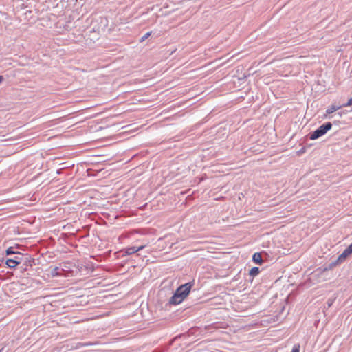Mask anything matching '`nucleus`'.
<instances>
[{
	"instance_id": "1",
	"label": "nucleus",
	"mask_w": 352,
	"mask_h": 352,
	"mask_svg": "<svg viewBox=\"0 0 352 352\" xmlns=\"http://www.w3.org/2000/svg\"><path fill=\"white\" fill-rule=\"evenodd\" d=\"M193 284L190 282L179 286L170 299V303L178 305L181 303L189 294Z\"/></svg>"
},
{
	"instance_id": "2",
	"label": "nucleus",
	"mask_w": 352,
	"mask_h": 352,
	"mask_svg": "<svg viewBox=\"0 0 352 352\" xmlns=\"http://www.w3.org/2000/svg\"><path fill=\"white\" fill-rule=\"evenodd\" d=\"M333 126V123L331 122H326L318 126L316 130L311 131L308 133L307 137L311 140H317L329 131Z\"/></svg>"
},
{
	"instance_id": "3",
	"label": "nucleus",
	"mask_w": 352,
	"mask_h": 352,
	"mask_svg": "<svg viewBox=\"0 0 352 352\" xmlns=\"http://www.w3.org/2000/svg\"><path fill=\"white\" fill-rule=\"evenodd\" d=\"M243 94H245V96H243V102L247 100V102L248 104L252 103L254 100V91H252V87L249 84L243 85Z\"/></svg>"
},
{
	"instance_id": "4",
	"label": "nucleus",
	"mask_w": 352,
	"mask_h": 352,
	"mask_svg": "<svg viewBox=\"0 0 352 352\" xmlns=\"http://www.w3.org/2000/svg\"><path fill=\"white\" fill-rule=\"evenodd\" d=\"M263 255H267V252L263 250L254 252L252 256V261L256 265H261L263 263Z\"/></svg>"
},
{
	"instance_id": "5",
	"label": "nucleus",
	"mask_w": 352,
	"mask_h": 352,
	"mask_svg": "<svg viewBox=\"0 0 352 352\" xmlns=\"http://www.w3.org/2000/svg\"><path fill=\"white\" fill-rule=\"evenodd\" d=\"M249 298V294H243V318L251 315H254L255 314L257 313V310L248 311V307H250V305H247L248 302L246 300H248Z\"/></svg>"
},
{
	"instance_id": "6",
	"label": "nucleus",
	"mask_w": 352,
	"mask_h": 352,
	"mask_svg": "<svg viewBox=\"0 0 352 352\" xmlns=\"http://www.w3.org/2000/svg\"><path fill=\"white\" fill-rule=\"evenodd\" d=\"M352 254V243H350L343 252L338 256L342 263H344Z\"/></svg>"
},
{
	"instance_id": "7",
	"label": "nucleus",
	"mask_w": 352,
	"mask_h": 352,
	"mask_svg": "<svg viewBox=\"0 0 352 352\" xmlns=\"http://www.w3.org/2000/svg\"><path fill=\"white\" fill-rule=\"evenodd\" d=\"M261 272V270L258 267H252L248 272V274L247 276H249L248 281L252 282L253 278L258 276L259 273Z\"/></svg>"
},
{
	"instance_id": "8",
	"label": "nucleus",
	"mask_w": 352,
	"mask_h": 352,
	"mask_svg": "<svg viewBox=\"0 0 352 352\" xmlns=\"http://www.w3.org/2000/svg\"><path fill=\"white\" fill-rule=\"evenodd\" d=\"M144 248V245H141V246H138V247H137V246L130 247L125 250V253L129 255L132 254L135 252H138L142 250Z\"/></svg>"
},
{
	"instance_id": "9",
	"label": "nucleus",
	"mask_w": 352,
	"mask_h": 352,
	"mask_svg": "<svg viewBox=\"0 0 352 352\" xmlns=\"http://www.w3.org/2000/svg\"><path fill=\"white\" fill-rule=\"evenodd\" d=\"M20 263H21V261H20V259H18L17 257H15L14 258H8L6 260V264L10 268H13V267H16Z\"/></svg>"
},
{
	"instance_id": "10",
	"label": "nucleus",
	"mask_w": 352,
	"mask_h": 352,
	"mask_svg": "<svg viewBox=\"0 0 352 352\" xmlns=\"http://www.w3.org/2000/svg\"><path fill=\"white\" fill-rule=\"evenodd\" d=\"M342 107V105H336V104H331V106L328 107L326 109V114L324 116L326 117L327 115H329L333 113V112H336V111L340 109Z\"/></svg>"
},
{
	"instance_id": "11",
	"label": "nucleus",
	"mask_w": 352,
	"mask_h": 352,
	"mask_svg": "<svg viewBox=\"0 0 352 352\" xmlns=\"http://www.w3.org/2000/svg\"><path fill=\"white\" fill-rule=\"evenodd\" d=\"M59 267H55L51 270V274L53 276H56L61 275L60 272H59Z\"/></svg>"
},
{
	"instance_id": "12",
	"label": "nucleus",
	"mask_w": 352,
	"mask_h": 352,
	"mask_svg": "<svg viewBox=\"0 0 352 352\" xmlns=\"http://www.w3.org/2000/svg\"><path fill=\"white\" fill-rule=\"evenodd\" d=\"M300 346L299 344H295L292 349L291 352H300Z\"/></svg>"
},
{
	"instance_id": "13",
	"label": "nucleus",
	"mask_w": 352,
	"mask_h": 352,
	"mask_svg": "<svg viewBox=\"0 0 352 352\" xmlns=\"http://www.w3.org/2000/svg\"><path fill=\"white\" fill-rule=\"evenodd\" d=\"M342 107H351L352 106V97L349 98L347 100L346 102L344 103L343 104H342Z\"/></svg>"
},
{
	"instance_id": "14",
	"label": "nucleus",
	"mask_w": 352,
	"mask_h": 352,
	"mask_svg": "<svg viewBox=\"0 0 352 352\" xmlns=\"http://www.w3.org/2000/svg\"><path fill=\"white\" fill-rule=\"evenodd\" d=\"M342 263L341 262V261L339 260L338 257H337V258L335 261L331 262V265H333L334 267Z\"/></svg>"
},
{
	"instance_id": "15",
	"label": "nucleus",
	"mask_w": 352,
	"mask_h": 352,
	"mask_svg": "<svg viewBox=\"0 0 352 352\" xmlns=\"http://www.w3.org/2000/svg\"><path fill=\"white\" fill-rule=\"evenodd\" d=\"M333 265H331V262L324 267L323 271L331 270L333 268Z\"/></svg>"
},
{
	"instance_id": "16",
	"label": "nucleus",
	"mask_w": 352,
	"mask_h": 352,
	"mask_svg": "<svg viewBox=\"0 0 352 352\" xmlns=\"http://www.w3.org/2000/svg\"><path fill=\"white\" fill-rule=\"evenodd\" d=\"M151 32L146 33L144 36H142L140 40V42L144 41L146 38H148V36L151 35Z\"/></svg>"
},
{
	"instance_id": "17",
	"label": "nucleus",
	"mask_w": 352,
	"mask_h": 352,
	"mask_svg": "<svg viewBox=\"0 0 352 352\" xmlns=\"http://www.w3.org/2000/svg\"><path fill=\"white\" fill-rule=\"evenodd\" d=\"M305 151H306V148L303 146L300 150H298L297 151V155H300L303 154L304 153H305Z\"/></svg>"
},
{
	"instance_id": "18",
	"label": "nucleus",
	"mask_w": 352,
	"mask_h": 352,
	"mask_svg": "<svg viewBox=\"0 0 352 352\" xmlns=\"http://www.w3.org/2000/svg\"><path fill=\"white\" fill-rule=\"evenodd\" d=\"M346 111H341L338 112L336 115H338L339 118H342L344 115L346 114Z\"/></svg>"
},
{
	"instance_id": "19",
	"label": "nucleus",
	"mask_w": 352,
	"mask_h": 352,
	"mask_svg": "<svg viewBox=\"0 0 352 352\" xmlns=\"http://www.w3.org/2000/svg\"><path fill=\"white\" fill-rule=\"evenodd\" d=\"M6 253L8 255H9L11 254H14V251H12V248H10L6 250Z\"/></svg>"
},
{
	"instance_id": "20",
	"label": "nucleus",
	"mask_w": 352,
	"mask_h": 352,
	"mask_svg": "<svg viewBox=\"0 0 352 352\" xmlns=\"http://www.w3.org/2000/svg\"><path fill=\"white\" fill-rule=\"evenodd\" d=\"M246 78H247V76L245 74H243V84L246 82Z\"/></svg>"
},
{
	"instance_id": "21",
	"label": "nucleus",
	"mask_w": 352,
	"mask_h": 352,
	"mask_svg": "<svg viewBox=\"0 0 352 352\" xmlns=\"http://www.w3.org/2000/svg\"><path fill=\"white\" fill-rule=\"evenodd\" d=\"M339 123H340V121H334L333 122V124L336 125V126H338L339 125Z\"/></svg>"
},
{
	"instance_id": "22",
	"label": "nucleus",
	"mask_w": 352,
	"mask_h": 352,
	"mask_svg": "<svg viewBox=\"0 0 352 352\" xmlns=\"http://www.w3.org/2000/svg\"><path fill=\"white\" fill-rule=\"evenodd\" d=\"M269 256H270V255H269V254H268V253H267V255H263V261H264L265 259H266L267 258H268Z\"/></svg>"
},
{
	"instance_id": "23",
	"label": "nucleus",
	"mask_w": 352,
	"mask_h": 352,
	"mask_svg": "<svg viewBox=\"0 0 352 352\" xmlns=\"http://www.w3.org/2000/svg\"><path fill=\"white\" fill-rule=\"evenodd\" d=\"M3 77L2 76H0V83L3 81Z\"/></svg>"
},
{
	"instance_id": "24",
	"label": "nucleus",
	"mask_w": 352,
	"mask_h": 352,
	"mask_svg": "<svg viewBox=\"0 0 352 352\" xmlns=\"http://www.w3.org/2000/svg\"><path fill=\"white\" fill-rule=\"evenodd\" d=\"M249 325H250V324H245V325H243V330H244V329H245L248 326H249Z\"/></svg>"
},
{
	"instance_id": "25",
	"label": "nucleus",
	"mask_w": 352,
	"mask_h": 352,
	"mask_svg": "<svg viewBox=\"0 0 352 352\" xmlns=\"http://www.w3.org/2000/svg\"><path fill=\"white\" fill-rule=\"evenodd\" d=\"M3 349H2L1 350H0V352H3Z\"/></svg>"
}]
</instances>
